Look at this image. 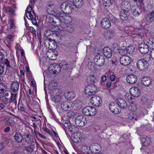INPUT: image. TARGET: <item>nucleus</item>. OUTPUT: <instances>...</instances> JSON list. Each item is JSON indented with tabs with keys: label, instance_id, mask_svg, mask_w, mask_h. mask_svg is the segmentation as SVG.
Masks as SVG:
<instances>
[{
	"label": "nucleus",
	"instance_id": "obj_36",
	"mask_svg": "<svg viewBox=\"0 0 154 154\" xmlns=\"http://www.w3.org/2000/svg\"><path fill=\"white\" fill-rule=\"evenodd\" d=\"M29 19L31 20L32 24L35 26H38L37 20L36 19L35 14H30V16L28 18Z\"/></svg>",
	"mask_w": 154,
	"mask_h": 154
},
{
	"label": "nucleus",
	"instance_id": "obj_3",
	"mask_svg": "<svg viewBox=\"0 0 154 154\" xmlns=\"http://www.w3.org/2000/svg\"><path fill=\"white\" fill-rule=\"evenodd\" d=\"M82 113L87 116H94L97 112L96 109L92 106H88L82 109Z\"/></svg>",
	"mask_w": 154,
	"mask_h": 154
},
{
	"label": "nucleus",
	"instance_id": "obj_26",
	"mask_svg": "<svg viewBox=\"0 0 154 154\" xmlns=\"http://www.w3.org/2000/svg\"><path fill=\"white\" fill-rule=\"evenodd\" d=\"M3 121L5 124L7 125L12 126L14 125V121L11 118L8 117H5L2 118Z\"/></svg>",
	"mask_w": 154,
	"mask_h": 154
},
{
	"label": "nucleus",
	"instance_id": "obj_27",
	"mask_svg": "<svg viewBox=\"0 0 154 154\" xmlns=\"http://www.w3.org/2000/svg\"><path fill=\"white\" fill-rule=\"evenodd\" d=\"M141 82L144 86H149L152 84V81L150 78L143 77L141 79Z\"/></svg>",
	"mask_w": 154,
	"mask_h": 154
},
{
	"label": "nucleus",
	"instance_id": "obj_39",
	"mask_svg": "<svg viewBox=\"0 0 154 154\" xmlns=\"http://www.w3.org/2000/svg\"><path fill=\"white\" fill-rule=\"evenodd\" d=\"M119 51V53L122 56H126V55L128 53V51L125 47L122 46L121 47Z\"/></svg>",
	"mask_w": 154,
	"mask_h": 154
},
{
	"label": "nucleus",
	"instance_id": "obj_52",
	"mask_svg": "<svg viewBox=\"0 0 154 154\" xmlns=\"http://www.w3.org/2000/svg\"><path fill=\"white\" fill-rule=\"evenodd\" d=\"M141 100L143 103L144 104H148L149 102V100L146 97H142V98L141 99Z\"/></svg>",
	"mask_w": 154,
	"mask_h": 154
},
{
	"label": "nucleus",
	"instance_id": "obj_7",
	"mask_svg": "<svg viewBox=\"0 0 154 154\" xmlns=\"http://www.w3.org/2000/svg\"><path fill=\"white\" fill-rule=\"evenodd\" d=\"M54 18H55L53 15H51L50 16H48L46 19V21L49 23V25H52L54 27H58V29L60 31L62 30V28L60 26H57V25L56 22V21H54Z\"/></svg>",
	"mask_w": 154,
	"mask_h": 154
},
{
	"label": "nucleus",
	"instance_id": "obj_14",
	"mask_svg": "<svg viewBox=\"0 0 154 154\" xmlns=\"http://www.w3.org/2000/svg\"><path fill=\"white\" fill-rule=\"evenodd\" d=\"M138 49L142 54L147 53L149 51V48L148 45L144 42L142 43L139 45Z\"/></svg>",
	"mask_w": 154,
	"mask_h": 154
},
{
	"label": "nucleus",
	"instance_id": "obj_35",
	"mask_svg": "<svg viewBox=\"0 0 154 154\" xmlns=\"http://www.w3.org/2000/svg\"><path fill=\"white\" fill-rule=\"evenodd\" d=\"M139 34L141 37H146L147 34L148 33V30L147 29L144 28H141L139 30Z\"/></svg>",
	"mask_w": 154,
	"mask_h": 154
},
{
	"label": "nucleus",
	"instance_id": "obj_51",
	"mask_svg": "<svg viewBox=\"0 0 154 154\" xmlns=\"http://www.w3.org/2000/svg\"><path fill=\"white\" fill-rule=\"evenodd\" d=\"M17 93H14V94H11V96L10 97V100L11 101H15L17 103V101L15 100L16 98L17 95Z\"/></svg>",
	"mask_w": 154,
	"mask_h": 154
},
{
	"label": "nucleus",
	"instance_id": "obj_53",
	"mask_svg": "<svg viewBox=\"0 0 154 154\" xmlns=\"http://www.w3.org/2000/svg\"><path fill=\"white\" fill-rule=\"evenodd\" d=\"M68 4V3L66 2H63L61 5L60 8L62 11H63V10H65Z\"/></svg>",
	"mask_w": 154,
	"mask_h": 154
},
{
	"label": "nucleus",
	"instance_id": "obj_19",
	"mask_svg": "<svg viewBox=\"0 0 154 154\" xmlns=\"http://www.w3.org/2000/svg\"><path fill=\"white\" fill-rule=\"evenodd\" d=\"M126 80L128 83L133 84L136 82L137 79L136 75L131 74L127 76Z\"/></svg>",
	"mask_w": 154,
	"mask_h": 154
},
{
	"label": "nucleus",
	"instance_id": "obj_25",
	"mask_svg": "<svg viewBox=\"0 0 154 154\" xmlns=\"http://www.w3.org/2000/svg\"><path fill=\"white\" fill-rule=\"evenodd\" d=\"M46 55L47 57L51 60H55L56 59L57 54L53 51H47Z\"/></svg>",
	"mask_w": 154,
	"mask_h": 154
},
{
	"label": "nucleus",
	"instance_id": "obj_55",
	"mask_svg": "<svg viewBox=\"0 0 154 154\" xmlns=\"http://www.w3.org/2000/svg\"><path fill=\"white\" fill-rule=\"evenodd\" d=\"M150 56L152 59L154 60V48L151 49L150 51Z\"/></svg>",
	"mask_w": 154,
	"mask_h": 154
},
{
	"label": "nucleus",
	"instance_id": "obj_42",
	"mask_svg": "<svg viewBox=\"0 0 154 154\" xmlns=\"http://www.w3.org/2000/svg\"><path fill=\"white\" fill-rule=\"evenodd\" d=\"M59 65L61 67V68H62V69L64 70H67L69 67L68 63L64 61H62L60 63Z\"/></svg>",
	"mask_w": 154,
	"mask_h": 154
},
{
	"label": "nucleus",
	"instance_id": "obj_29",
	"mask_svg": "<svg viewBox=\"0 0 154 154\" xmlns=\"http://www.w3.org/2000/svg\"><path fill=\"white\" fill-rule=\"evenodd\" d=\"M145 18L146 20L148 22H154V10L150 14H147L145 17Z\"/></svg>",
	"mask_w": 154,
	"mask_h": 154
},
{
	"label": "nucleus",
	"instance_id": "obj_57",
	"mask_svg": "<svg viewBox=\"0 0 154 154\" xmlns=\"http://www.w3.org/2000/svg\"><path fill=\"white\" fill-rule=\"evenodd\" d=\"M7 38L10 39L11 41H13L14 37L11 35H8L7 37Z\"/></svg>",
	"mask_w": 154,
	"mask_h": 154
},
{
	"label": "nucleus",
	"instance_id": "obj_32",
	"mask_svg": "<svg viewBox=\"0 0 154 154\" xmlns=\"http://www.w3.org/2000/svg\"><path fill=\"white\" fill-rule=\"evenodd\" d=\"M122 2H121V5L122 6V9H128L129 10L130 9V4L129 2L125 0H122Z\"/></svg>",
	"mask_w": 154,
	"mask_h": 154
},
{
	"label": "nucleus",
	"instance_id": "obj_46",
	"mask_svg": "<svg viewBox=\"0 0 154 154\" xmlns=\"http://www.w3.org/2000/svg\"><path fill=\"white\" fill-rule=\"evenodd\" d=\"M103 3L106 6H109L111 5V0H103Z\"/></svg>",
	"mask_w": 154,
	"mask_h": 154
},
{
	"label": "nucleus",
	"instance_id": "obj_64",
	"mask_svg": "<svg viewBox=\"0 0 154 154\" xmlns=\"http://www.w3.org/2000/svg\"><path fill=\"white\" fill-rule=\"evenodd\" d=\"M11 154H22L21 152L19 151H15L14 152H12Z\"/></svg>",
	"mask_w": 154,
	"mask_h": 154
},
{
	"label": "nucleus",
	"instance_id": "obj_24",
	"mask_svg": "<svg viewBox=\"0 0 154 154\" xmlns=\"http://www.w3.org/2000/svg\"><path fill=\"white\" fill-rule=\"evenodd\" d=\"M54 40H53L50 38H46L45 40L44 44L45 46L48 48L51 49L53 48L52 47V45L54 43Z\"/></svg>",
	"mask_w": 154,
	"mask_h": 154
},
{
	"label": "nucleus",
	"instance_id": "obj_34",
	"mask_svg": "<svg viewBox=\"0 0 154 154\" xmlns=\"http://www.w3.org/2000/svg\"><path fill=\"white\" fill-rule=\"evenodd\" d=\"M64 96L67 99L71 100L75 97V95L72 92H66L64 93Z\"/></svg>",
	"mask_w": 154,
	"mask_h": 154
},
{
	"label": "nucleus",
	"instance_id": "obj_13",
	"mask_svg": "<svg viewBox=\"0 0 154 154\" xmlns=\"http://www.w3.org/2000/svg\"><path fill=\"white\" fill-rule=\"evenodd\" d=\"M61 106L65 111L70 110L73 108L72 103L68 100L65 101L61 103Z\"/></svg>",
	"mask_w": 154,
	"mask_h": 154
},
{
	"label": "nucleus",
	"instance_id": "obj_61",
	"mask_svg": "<svg viewBox=\"0 0 154 154\" xmlns=\"http://www.w3.org/2000/svg\"><path fill=\"white\" fill-rule=\"evenodd\" d=\"M30 32L33 34H35L36 33V30L35 29H34L32 27H30Z\"/></svg>",
	"mask_w": 154,
	"mask_h": 154
},
{
	"label": "nucleus",
	"instance_id": "obj_33",
	"mask_svg": "<svg viewBox=\"0 0 154 154\" xmlns=\"http://www.w3.org/2000/svg\"><path fill=\"white\" fill-rule=\"evenodd\" d=\"M73 4L76 8H79L83 4L82 0H73Z\"/></svg>",
	"mask_w": 154,
	"mask_h": 154
},
{
	"label": "nucleus",
	"instance_id": "obj_44",
	"mask_svg": "<svg viewBox=\"0 0 154 154\" xmlns=\"http://www.w3.org/2000/svg\"><path fill=\"white\" fill-rule=\"evenodd\" d=\"M129 109L132 111H136L137 109V105L133 103H131V105L128 107Z\"/></svg>",
	"mask_w": 154,
	"mask_h": 154
},
{
	"label": "nucleus",
	"instance_id": "obj_49",
	"mask_svg": "<svg viewBox=\"0 0 154 154\" xmlns=\"http://www.w3.org/2000/svg\"><path fill=\"white\" fill-rule=\"evenodd\" d=\"M4 64H5L7 67L11 68V66L10 65L9 62L8 61V59H5L2 62Z\"/></svg>",
	"mask_w": 154,
	"mask_h": 154
},
{
	"label": "nucleus",
	"instance_id": "obj_63",
	"mask_svg": "<svg viewBox=\"0 0 154 154\" xmlns=\"http://www.w3.org/2000/svg\"><path fill=\"white\" fill-rule=\"evenodd\" d=\"M68 28H70V29L71 31V32L73 31L75 29V27L74 26L72 25H70L68 27Z\"/></svg>",
	"mask_w": 154,
	"mask_h": 154
},
{
	"label": "nucleus",
	"instance_id": "obj_12",
	"mask_svg": "<svg viewBox=\"0 0 154 154\" xmlns=\"http://www.w3.org/2000/svg\"><path fill=\"white\" fill-rule=\"evenodd\" d=\"M137 68L141 71H144L148 68V65L143 61V60H139L137 63Z\"/></svg>",
	"mask_w": 154,
	"mask_h": 154
},
{
	"label": "nucleus",
	"instance_id": "obj_4",
	"mask_svg": "<svg viewBox=\"0 0 154 154\" xmlns=\"http://www.w3.org/2000/svg\"><path fill=\"white\" fill-rule=\"evenodd\" d=\"M86 118L82 115H78L75 119V122L76 125L79 127H83L87 123Z\"/></svg>",
	"mask_w": 154,
	"mask_h": 154
},
{
	"label": "nucleus",
	"instance_id": "obj_2",
	"mask_svg": "<svg viewBox=\"0 0 154 154\" xmlns=\"http://www.w3.org/2000/svg\"><path fill=\"white\" fill-rule=\"evenodd\" d=\"M57 16L59 17L60 20L63 21L66 23H69L71 22L72 18L69 14L66 13V12H60L57 14Z\"/></svg>",
	"mask_w": 154,
	"mask_h": 154
},
{
	"label": "nucleus",
	"instance_id": "obj_56",
	"mask_svg": "<svg viewBox=\"0 0 154 154\" xmlns=\"http://www.w3.org/2000/svg\"><path fill=\"white\" fill-rule=\"evenodd\" d=\"M4 67L2 65H0V75H2L3 73Z\"/></svg>",
	"mask_w": 154,
	"mask_h": 154
},
{
	"label": "nucleus",
	"instance_id": "obj_23",
	"mask_svg": "<svg viewBox=\"0 0 154 154\" xmlns=\"http://www.w3.org/2000/svg\"><path fill=\"white\" fill-rule=\"evenodd\" d=\"M131 11L133 15L137 16H139L141 11L140 8L137 6H132L131 8Z\"/></svg>",
	"mask_w": 154,
	"mask_h": 154
},
{
	"label": "nucleus",
	"instance_id": "obj_16",
	"mask_svg": "<svg viewBox=\"0 0 154 154\" xmlns=\"http://www.w3.org/2000/svg\"><path fill=\"white\" fill-rule=\"evenodd\" d=\"M128 9H122L119 14V17L121 19L123 20H126L128 18L129 16Z\"/></svg>",
	"mask_w": 154,
	"mask_h": 154
},
{
	"label": "nucleus",
	"instance_id": "obj_17",
	"mask_svg": "<svg viewBox=\"0 0 154 154\" xmlns=\"http://www.w3.org/2000/svg\"><path fill=\"white\" fill-rule=\"evenodd\" d=\"M109 108L112 112L115 114H118L120 113L119 110L117 108V103L113 102L110 103L109 105Z\"/></svg>",
	"mask_w": 154,
	"mask_h": 154
},
{
	"label": "nucleus",
	"instance_id": "obj_48",
	"mask_svg": "<svg viewBox=\"0 0 154 154\" xmlns=\"http://www.w3.org/2000/svg\"><path fill=\"white\" fill-rule=\"evenodd\" d=\"M9 24L10 29H13L15 27L14 21L12 20H10L9 22Z\"/></svg>",
	"mask_w": 154,
	"mask_h": 154
},
{
	"label": "nucleus",
	"instance_id": "obj_18",
	"mask_svg": "<svg viewBox=\"0 0 154 154\" xmlns=\"http://www.w3.org/2000/svg\"><path fill=\"white\" fill-rule=\"evenodd\" d=\"M130 94L135 97H137L140 95V90L138 88L133 87L131 88L130 90Z\"/></svg>",
	"mask_w": 154,
	"mask_h": 154
},
{
	"label": "nucleus",
	"instance_id": "obj_9",
	"mask_svg": "<svg viewBox=\"0 0 154 154\" xmlns=\"http://www.w3.org/2000/svg\"><path fill=\"white\" fill-rule=\"evenodd\" d=\"M61 70V67L60 65L53 64L50 65L48 68V70L50 72L54 74H57L59 73Z\"/></svg>",
	"mask_w": 154,
	"mask_h": 154
},
{
	"label": "nucleus",
	"instance_id": "obj_30",
	"mask_svg": "<svg viewBox=\"0 0 154 154\" xmlns=\"http://www.w3.org/2000/svg\"><path fill=\"white\" fill-rule=\"evenodd\" d=\"M23 137L22 135L18 132L16 133L14 136V140L18 143L22 142L23 140Z\"/></svg>",
	"mask_w": 154,
	"mask_h": 154
},
{
	"label": "nucleus",
	"instance_id": "obj_40",
	"mask_svg": "<svg viewBox=\"0 0 154 154\" xmlns=\"http://www.w3.org/2000/svg\"><path fill=\"white\" fill-rule=\"evenodd\" d=\"M7 89L6 84L2 82L0 83V93H2L6 91Z\"/></svg>",
	"mask_w": 154,
	"mask_h": 154
},
{
	"label": "nucleus",
	"instance_id": "obj_50",
	"mask_svg": "<svg viewBox=\"0 0 154 154\" xmlns=\"http://www.w3.org/2000/svg\"><path fill=\"white\" fill-rule=\"evenodd\" d=\"M25 149L27 152H31L34 150L33 149L31 146H26L25 148Z\"/></svg>",
	"mask_w": 154,
	"mask_h": 154
},
{
	"label": "nucleus",
	"instance_id": "obj_41",
	"mask_svg": "<svg viewBox=\"0 0 154 154\" xmlns=\"http://www.w3.org/2000/svg\"><path fill=\"white\" fill-rule=\"evenodd\" d=\"M4 11L5 12L8 14H14V13L15 10L12 8L10 7H5L4 8Z\"/></svg>",
	"mask_w": 154,
	"mask_h": 154
},
{
	"label": "nucleus",
	"instance_id": "obj_62",
	"mask_svg": "<svg viewBox=\"0 0 154 154\" xmlns=\"http://www.w3.org/2000/svg\"><path fill=\"white\" fill-rule=\"evenodd\" d=\"M46 35L48 37L49 36H50L51 35H53V33L52 31L49 30L46 32Z\"/></svg>",
	"mask_w": 154,
	"mask_h": 154
},
{
	"label": "nucleus",
	"instance_id": "obj_59",
	"mask_svg": "<svg viewBox=\"0 0 154 154\" xmlns=\"http://www.w3.org/2000/svg\"><path fill=\"white\" fill-rule=\"evenodd\" d=\"M43 129L45 132L49 134L50 135L51 134V133L49 129L47 128H43Z\"/></svg>",
	"mask_w": 154,
	"mask_h": 154
},
{
	"label": "nucleus",
	"instance_id": "obj_11",
	"mask_svg": "<svg viewBox=\"0 0 154 154\" xmlns=\"http://www.w3.org/2000/svg\"><path fill=\"white\" fill-rule=\"evenodd\" d=\"M131 59L128 55L123 56L120 58V63L123 66H127L130 63Z\"/></svg>",
	"mask_w": 154,
	"mask_h": 154
},
{
	"label": "nucleus",
	"instance_id": "obj_43",
	"mask_svg": "<svg viewBox=\"0 0 154 154\" xmlns=\"http://www.w3.org/2000/svg\"><path fill=\"white\" fill-rule=\"evenodd\" d=\"M73 10L72 5L70 3H68L67 7L66 8V9H65V10H66V12H65L66 13L70 14L71 13L72 11Z\"/></svg>",
	"mask_w": 154,
	"mask_h": 154
},
{
	"label": "nucleus",
	"instance_id": "obj_1",
	"mask_svg": "<svg viewBox=\"0 0 154 154\" xmlns=\"http://www.w3.org/2000/svg\"><path fill=\"white\" fill-rule=\"evenodd\" d=\"M116 21V18L114 16L110 14L108 18H104L101 21V25L104 29H107L111 26V22H115Z\"/></svg>",
	"mask_w": 154,
	"mask_h": 154
},
{
	"label": "nucleus",
	"instance_id": "obj_20",
	"mask_svg": "<svg viewBox=\"0 0 154 154\" xmlns=\"http://www.w3.org/2000/svg\"><path fill=\"white\" fill-rule=\"evenodd\" d=\"M104 55L107 58H110L112 55L111 49L108 47H104L103 50Z\"/></svg>",
	"mask_w": 154,
	"mask_h": 154
},
{
	"label": "nucleus",
	"instance_id": "obj_31",
	"mask_svg": "<svg viewBox=\"0 0 154 154\" xmlns=\"http://www.w3.org/2000/svg\"><path fill=\"white\" fill-rule=\"evenodd\" d=\"M32 10V6L30 5H29L28 7L27 8L26 10V12L25 13V15L26 16L27 18L29 17L30 16V14L32 15L35 14L34 11Z\"/></svg>",
	"mask_w": 154,
	"mask_h": 154
},
{
	"label": "nucleus",
	"instance_id": "obj_60",
	"mask_svg": "<svg viewBox=\"0 0 154 154\" xmlns=\"http://www.w3.org/2000/svg\"><path fill=\"white\" fill-rule=\"evenodd\" d=\"M4 142L6 144H8L9 143V140L8 138L5 137L4 138Z\"/></svg>",
	"mask_w": 154,
	"mask_h": 154
},
{
	"label": "nucleus",
	"instance_id": "obj_47",
	"mask_svg": "<svg viewBox=\"0 0 154 154\" xmlns=\"http://www.w3.org/2000/svg\"><path fill=\"white\" fill-rule=\"evenodd\" d=\"M128 53V54H132L133 52H134V48L133 46H128L127 48H126Z\"/></svg>",
	"mask_w": 154,
	"mask_h": 154
},
{
	"label": "nucleus",
	"instance_id": "obj_8",
	"mask_svg": "<svg viewBox=\"0 0 154 154\" xmlns=\"http://www.w3.org/2000/svg\"><path fill=\"white\" fill-rule=\"evenodd\" d=\"M101 102V99L100 97L97 95H93L90 99L91 103L96 106H100Z\"/></svg>",
	"mask_w": 154,
	"mask_h": 154
},
{
	"label": "nucleus",
	"instance_id": "obj_37",
	"mask_svg": "<svg viewBox=\"0 0 154 154\" xmlns=\"http://www.w3.org/2000/svg\"><path fill=\"white\" fill-rule=\"evenodd\" d=\"M141 60H143V61L145 63H147L148 66L149 64L152 63V60L148 55H146L144 57L143 59H142Z\"/></svg>",
	"mask_w": 154,
	"mask_h": 154
},
{
	"label": "nucleus",
	"instance_id": "obj_28",
	"mask_svg": "<svg viewBox=\"0 0 154 154\" xmlns=\"http://www.w3.org/2000/svg\"><path fill=\"white\" fill-rule=\"evenodd\" d=\"M97 79V76L93 74H91L87 78V82L89 84H94L95 83Z\"/></svg>",
	"mask_w": 154,
	"mask_h": 154
},
{
	"label": "nucleus",
	"instance_id": "obj_15",
	"mask_svg": "<svg viewBox=\"0 0 154 154\" xmlns=\"http://www.w3.org/2000/svg\"><path fill=\"white\" fill-rule=\"evenodd\" d=\"M62 93V90L59 91V93H52L51 97L52 100L54 102L57 103L60 102L62 99V97L60 96V94Z\"/></svg>",
	"mask_w": 154,
	"mask_h": 154
},
{
	"label": "nucleus",
	"instance_id": "obj_58",
	"mask_svg": "<svg viewBox=\"0 0 154 154\" xmlns=\"http://www.w3.org/2000/svg\"><path fill=\"white\" fill-rule=\"evenodd\" d=\"M6 105L5 103H0V110L4 108Z\"/></svg>",
	"mask_w": 154,
	"mask_h": 154
},
{
	"label": "nucleus",
	"instance_id": "obj_10",
	"mask_svg": "<svg viewBox=\"0 0 154 154\" xmlns=\"http://www.w3.org/2000/svg\"><path fill=\"white\" fill-rule=\"evenodd\" d=\"M57 83L55 82H52L50 83L49 88L50 90V93L51 94H52V93H59V91H61L62 90L57 87Z\"/></svg>",
	"mask_w": 154,
	"mask_h": 154
},
{
	"label": "nucleus",
	"instance_id": "obj_22",
	"mask_svg": "<svg viewBox=\"0 0 154 154\" xmlns=\"http://www.w3.org/2000/svg\"><path fill=\"white\" fill-rule=\"evenodd\" d=\"M117 104L121 108L125 109L127 106V104L124 99L122 98L118 99L117 101Z\"/></svg>",
	"mask_w": 154,
	"mask_h": 154
},
{
	"label": "nucleus",
	"instance_id": "obj_45",
	"mask_svg": "<svg viewBox=\"0 0 154 154\" xmlns=\"http://www.w3.org/2000/svg\"><path fill=\"white\" fill-rule=\"evenodd\" d=\"M32 137L29 134L26 135V137L25 138V142L28 144H30L31 143L32 138Z\"/></svg>",
	"mask_w": 154,
	"mask_h": 154
},
{
	"label": "nucleus",
	"instance_id": "obj_21",
	"mask_svg": "<svg viewBox=\"0 0 154 154\" xmlns=\"http://www.w3.org/2000/svg\"><path fill=\"white\" fill-rule=\"evenodd\" d=\"M19 84L17 82H14L11 85V92L17 93L19 88Z\"/></svg>",
	"mask_w": 154,
	"mask_h": 154
},
{
	"label": "nucleus",
	"instance_id": "obj_54",
	"mask_svg": "<svg viewBox=\"0 0 154 154\" xmlns=\"http://www.w3.org/2000/svg\"><path fill=\"white\" fill-rule=\"evenodd\" d=\"M5 55L2 52H0V62H2L5 59Z\"/></svg>",
	"mask_w": 154,
	"mask_h": 154
},
{
	"label": "nucleus",
	"instance_id": "obj_38",
	"mask_svg": "<svg viewBox=\"0 0 154 154\" xmlns=\"http://www.w3.org/2000/svg\"><path fill=\"white\" fill-rule=\"evenodd\" d=\"M141 141L143 142V145L145 146L150 144L151 142L150 138L147 137H142L141 139Z\"/></svg>",
	"mask_w": 154,
	"mask_h": 154
},
{
	"label": "nucleus",
	"instance_id": "obj_5",
	"mask_svg": "<svg viewBox=\"0 0 154 154\" xmlns=\"http://www.w3.org/2000/svg\"><path fill=\"white\" fill-rule=\"evenodd\" d=\"M97 90V87L94 85H88L85 88L86 94L89 96H93L96 93Z\"/></svg>",
	"mask_w": 154,
	"mask_h": 154
},
{
	"label": "nucleus",
	"instance_id": "obj_6",
	"mask_svg": "<svg viewBox=\"0 0 154 154\" xmlns=\"http://www.w3.org/2000/svg\"><path fill=\"white\" fill-rule=\"evenodd\" d=\"M94 60L95 64L99 66H103L105 63L104 57L99 54H97L95 56Z\"/></svg>",
	"mask_w": 154,
	"mask_h": 154
}]
</instances>
